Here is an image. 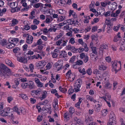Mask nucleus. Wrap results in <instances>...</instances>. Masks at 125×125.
Returning <instances> with one entry per match:
<instances>
[{"instance_id": "nucleus-1", "label": "nucleus", "mask_w": 125, "mask_h": 125, "mask_svg": "<svg viewBox=\"0 0 125 125\" xmlns=\"http://www.w3.org/2000/svg\"><path fill=\"white\" fill-rule=\"evenodd\" d=\"M12 74L10 70L4 64L0 65V75L6 77Z\"/></svg>"}, {"instance_id": "nucleus-2", "label": "nucleus", "mask_w": 125, "mask_h": 125, "mask_svg": "<svg viewBox=\"0 0 125 125\" xmlns=\"http://www.w3.org/2000/svg\"><path fill=\"white\" fill-rule=\"evenodd\" d=\"M110 118L108 125H115L116 117L113 112H111L109 116Z\"/></svg>"}, {"instance_id": "nucleus-3", "label": "nucleus", "mask_w": 125, "mask_h": 125, "mask_svg": "<svg viewBox=\"0 0 125 125\" xmlns=\"http://www.w3.org/2000/svg\"><path fill=\"white\" fill-rule=\"evenodd\" d=\"M12 110L14 112H16L19 115H21V114L23 115L26 114L25 110L24 108L22 107L18 108L17 106H15L13 108Z\"/></svg>"}, {"instance_id": "nucleus-4", "label": "nucleus", "mask_w": 125, "mask_h": 125, "mask_svg": "<svg viewBox=\"0 0 125 125\" xmlns=\"http://www.w3.org/2000/svg\"><path fill=\"white\" fill-rule=\"evenodd\" d=\"M117 61H115L113 62L112 64V72L115 71V73H117L121 69V68L120 69H117Z\"/></svg>"}, {"instance_id": "nucleus-5", "label": "nucleus", "mask_w": 125, "mask_h": 125, "mask_svg": "<svg viewBox=\"0 0 125 125\" xmlns=\"http://www.w3.org/2000/svg\"><path fill=\"white\" fill-rule=\"evenodd\" d=\"M46 64V62L44 61H41L36 63L37 68L39 69L43 68Z\"/></svg>"}, {"instance_id": "nucleus-6", "label": "nucleus", "mask_w": 125, "mask_h": 125, "mask_svg": "<svg viewBox=\"0 0 125 125\" xmlns=\"http://www.w3.org/2000/svg\"><path fill=\"white\" fill-rule=\"evenodd\" d=\"M92 118L91 116L89 115H87L86 116L85 120V122L86 124H89L92 122Z\"/></svg>"}, {"instance_id": "nucleus-7", "label": "nucleus", "mask_w": 125, "mask_h": 125, "mask_svg": "<svg viewBox=\"0 0 125 125\" xmlns=\"http://www.w3.org/2000/svg\"><path fill=\"white\" fill-rule=\"evenodd\" d=\"M81 85L80 84L77 83L76 82L75 83V85L74 86V92H77L79 91L80 90L79 88L81 87Z\"/></svg>"}, {"instance_id": "nucleus-8", "label": "nucleus", "mask_w": 125, "mask_h": 125, "mask_svg": "<svg viewBox=\"0 0 125 125\" xmlns=\"http://www.w3.org/2000/svg\"><path fill=\"white\" fill-rule=\"evenodd\" d=\"M17 60L19 62H21L24 63H26L27 62V60L26 58L24 57H21L20 58H18Z\"/></svg>"}, {"instance_id": "nucleus-9", "label": "nucleus", "mask_w": 125, "mask_h": 125, "mask_svg": "<svg viewBox=\"0 0 125 125\" xmlns=\"http://www.w3.org/2000/svg\"><path fill=\"white\" fill-rule=\"evenodd\" d=\"M33 40V37L31 35L28 36L26 38V42L27 43L30 44L32 43Z\"/></svg>"}, {"instance_id": "nucleus-10", "label": "nucleus", "mask_w": 125, "mask_h": 125, "mask_svg": "<svg viewBox=\"0 0 125 125\" xmlns=\"http://www.w3.org/2000/svg\"><path fill=\"white\" fill-rule=\"evenodd\" d=\"M59 55L61 58H64L67 57V53L65 51H61L59 53Z\"/></svg>"}, {"instance_id": "nucleus-11", "label": "nucleus", "mask_w": 125, "mask_h": 125, "mask_svg": "<svg viewBox=\"0 0 125 125\" xmlns=\"http://www.w3.org/2000/svg\"><path fill=\"white\" fill-rule=\"evenodd\" d=\"M30 83L27 84V87H28L30 89H32L34 88V83L31 81H30L29 82Z\"/></svg>"}, {"instance_id": "nucleus-12", "label": "nucleus", "mask_w": 125, "mask_h": 125, "mask_svg": "<svg viewBox=\"0 0 125 125\" xmlns=\"http://www.w3.org/2000/svg\"><path fill=\"white\" fill-rule=\"evenodd\" d=\"M74 120L75 122L79 125L82 124V122L81 121L80 119L78 118L77 117H75L74 118Z\"/></svg>"}, {"instance_id": "nucleus-13", "label": "nucleus", "mask_w": 125, "mask_h": 125, "mask_svg": "<svg viewBox=\"0 0 125 125\" xmlns=\"http://www.w3.org/2000/svg\"><path fill=\"white\" fill-rule=\"evenodd\" d=\"M44 47L42 45H39L36 48V51L38 53H41L42 52V50Z\"/></svg>"}, {"instance_id": "nucleus-14", "label": "nucleus", "mask_w": 125, "mask_h": 125, "mask_svg": "<svg viewBox=\"0 0 125 125\" xmlns=\"http://www.w3.org/2000/svg\"><path fill=\"white\" fill-rule=\"evenodd\" d=\"M79 101L76 104H75V106L78 108H80V104L82 102V98H79Z\"/></svg>"}, {"instance_id": "nucleus-15", "label": "nucleus", "mask_w": 125, "mask_h": 125, "mask_svg": "<svg viewBox=\"0 0 125 125\" xmlns=\"http://www.w3.org/2000/svg\"><path fill=\"white\" fill-rule=\"evenodd\" d=\"M6 63L10 67H13L14 66V64L11 61L9 60H7L6 61Z\"/></svg>"}, {"instance_id": "nucleus-16", "label": "nucleus", "mask_w": 125, "mask_h": 125, "mask_svg": "<svg viewBox=\"0 0 125 125\" xmlns=\"http://www.w3.org/2000/svg\"><path fill=\"white\" fill-rule=\"evenodd\" d=\"M86 97L88 100H90L91 101H93L94 103H95L96 102V100L94 99L90 95H86Z\"/></svg>"}, {"instance_id": "nucleus-17", "label": "nucleus", "mask_w": 125, "mask_h": 125, "mask_svg": "<svg viewBox=\"0 0 125 125\" xmlns=\"http://www.w3.org/2000/svg\"><path fill=\"white\" fill-rule=\"evenodd\" d=\"M12 23L11 26H13L16 25L18 23V21L16 19H13L11 21Z\"/></svg>"}, {"instance_id": "nucleus-18", "label": "nucleus", "mask_w": 125, "mask_h": 125, "mask_svg": "<svg viewBox=\"0 0 125 125\" xmlns=\"http://www.w3.org/2000/svg\"><path fill=\"white\" fill-rule=\"evenodd\" d=\"M0 114H1L2 115L4 116H8L10 115L8 114V112H5L3 111H0Z\"/></svg>"}, {"instance_id": "nucleus-19", "label": "nucleus", "mask_w": 125, "mask_h": 125, "mask_svg": "<svg viewBox=\"0 0 125 125\" xmlns=\"http://www.w3.org/2000/svg\"><path fill=\"white\" fill-rule=\"evenodd\" d=\"M69 111V113L70 114V116L72 117L73 114L74 112V109L73 108L70 107Z\"/></svg>"}, {"instance_id": "nucleus-20", "label": "nucleus", "mask_w": 125, "mask_h": 125, "mask_svg": "<svg viewBox=\"0 0 125 125\" xmlns=\"http://www.w3.org/2000/svg\"><path fill=\"white\" fill-rule=\"evenodd\" d=\"M99 69L101 70H104L106 69V67L103 64L99 65Z\"/></svg>"}, {"instance_id": "nucleus-21", "label": "nucleus", "mask_w": 125, "mask_h": 125, "mask_svg": "<svg viewBox=\"0 0 125 125\" xmlns=\"http://www.w3.org/2000/svg\"><path fill=\"white\" fill-rule=\"evenodd\" d=\"M7 41L6 39H4L1 40L0 42V44L2 46H4L6 45Z\"/></svg>"}, {"instance_id": "nucleus-22", "label": "nucleus", "mask_w": 125, "mask_h": 125, "mask_svg": "<svg viewBox=\"0 0 125 125\" xmlns=\"http://www.w3.org/2000/svg\"><path fill=\"white\" fill-rule=\"evenodd\" d=\"M91 48L93 52V53H94V54H97V52L96 51V48L95 47L92 46L91 47Z\"/></svg>"}, {"instance_id": "nucleus-23", "label": "nucleus", "mask_w": 125, "mask_h": 125, "mask_svg": "<svg viewBox=\"0 0 125 125\" xmlns=\"http://www.w3.org/2000/svg\"><path fill=\"white\" fill-rule=\"evenodd\" d=\"M57 2V4L60 6L62 5L63 4H64L65 2L64 0H59Z\"/></svg>"}, {"instance_id": "nucleus-24", "label": "nucleus", "mask_w": 125, "mask_h": 125, "mask_svg": "<svg viewBox=\"0 0 125 125\" xmlns=\"http://www.w3.org/2000/svg\"><path fill=\"white\" fill-rule=\"evenodd\" d=\"M86 73H87L89 75H91L92 73V70L90 68H89L86 70Z\"/></svg>"}, {"instance_id": "nucleus-25", "label": "nucleus", "mask_w": 125, "mask_h": 125, "mask_svg": "<svg viewBox=\"0 0 125 125\" xmlns=\"http://www.w3.org/2000/svg\"><path fill=\"white\" fill-rule=\"evenodd\" d=\"M59 18L58 19V20L59 21H59H63L65 19V16H64L61 15L59 16Z\"/></svg>"}, {"instance_id": "nucleus-26", "label": "nucleus", "mask_w": 125, "mask_h": 125, "mask_svg": "<svg viewBox=\"0 0 125 125\" xmlns=\"http://www.w3.org/2000/svg\"><path fill=\"white\" fill-rule=\"evenodd\" d=\"M20 96L24 100H26L28 99V97L25 94H20Z\"/></svg>"}, {"instance_id": "nucleus-27", "label": "nucleus", "mask_w": 125, "mask_h": 125, "mask_svg": "<svg viewBox=\"0 0 125 125\" xmlns=\"http://www.w3.org/2000/svg\"><path fill=\"white\" fill-rule=\"evenodd\" d=\"M75 63L76 65H82L83 64V62L82 61L79 60L75 62Z\"/></svg>"}, {"instance_id": "nucleus-28", "label": "nucleus", "mask_w": 125, "mask_h": 125, "mask_svg": "<svg viewBox=\"0 0 125 125\" xmlns=\"http://www.w3.org/2000/svg\"><path fill=\"white\" fill-rule=\"evenodd\" d=\"M102 113L103 115L105 116L107 114L108 112L107 110L104 109L102 111Z\"/></svg>"}, {"instance_id": "nucleus-29", "label": "nucleus", "mask_w": 125, "mask_h": 125, "mask_svg": "<svg viewBox=\"0 0 125 125\" xmlns=\"http://www.w3.org/2000/svg\"><path fill=\"white\" fill-rule=\"evenodd\" d=\"M30 70L31 72H33V70L34 69V66L33 64L31 63L29 65Z\"/></svg>"}, {"instance_id": "nucleus-30", "label": "nucleus", "mask_w": 125, "mask_h": 125, "mask_svg": "<svg viewBox=\"0 0 125 125\" xmlns=\"http://www.w3.org/2000/svg\"><path fill=\"white\" fill-rule=\"evenodd\" d=\"M47 92L46 91H44L43 92V94H42V96L41 98V100H42L44 99L46 97V94Z\"/></svg>"}, {"instance_id": "nucleus-31", "label": "nucleus", "mask_w": 125, "mask_h": 125, "mask_svg": "<svg viewBox=\"0 0 125 125\" xmlns=\"http://www.w3.org/2000/svg\"><path fill=\"white\" fill-rule=\"evenodd\" d=\"M83 46L84 47L83 48L85 52H87L88 51L89 49L88 47H87V45L86 43H84Z\"/></svg>"}, {"instance_id": "nucleus-32", "label": "nucleus", "mask_w": 125, "mask_h": 125, "mask_svg": "<svg viewBox=\"0 0 125 125\" xmlns=\"http://www.w3.org/2000/svg\"><path fill=\"white\" fill-rule=\"evenodd\" d=\"M37 95L38 96L42 92V89L40 88H38L36 90Z\"/></svg>"}, {"instance_id": "nucleus-33", "label": "nucleus", "mask_w": 125, "mask_h": 125, "mask_svg": "<svg viewBox=\"0 0 125 125\" xmlns=\"http://www.w3.org/2000/svg\"><path fill=\"white\" fill-rule=\"evenodd\" d=\"M56 64H57L55 66H56L57 68L58 69L57 71H58L62 69V66L59 64L57 63Z\"/></svg>"}, {"instance_id": "nucleus-34", "label": "nucleus", "mask_w": 125, "mask_h": 125, "mask_svg": "<svg viewBox=\"0 0 125 125\" xmlns=\"http://www.w3.org/2000/svg\"><path fill=\"white\" fill-rule=\"evenodd\" d=\"M15 46V45L14 43H11L9 45H8L7 47L8 48H11L12 47H14Z\"/></svg>"}, {"instance_id": "nucleus-35", "label": "nucleus", "mask_w": 125, "mask_h": 125, "mask_svg": "<svg viewBox=\"0 0 125 125\" xmlns=\"http://www.w3.org/2000/svg\"><path fill=\"white\" fill-rule=\"evenodd\" d=\"M69 114L68 112L65 113L64 114V117L66 119L69 118Z\"/></svg>"}, {"instance_id": "nucleus-36", "label": "nucleus", "mask_w": 125, "mask_h": 125, "mask_svg": "<svg viewBox=\"0 0 125 125\" xmlns=\"http://www.w3.org/2000/svg\"><path fill=\"white\" fill-rule=\"evenodd\" d=\"M74 38L73 37L71 38L69 41V43H71L72 44H73L75 43Z\"/></svg>"}, {"instance_id": "nucleus-37", "label": "nucleus", "mask_w": 125, "mask_h": 125, "mask_svg": "<svg viewBox=\"0 0 125 125\" xmlns=\"http://www.w3.org/2000/svg\"><path fill=\"white\" fill-rule=\"evenodd\" d=\"M69 78L71 79L72 78V79L71 80L72 81H73L75 78V75L74 74H72L71 76H68Z\"/></svg>"}, {"instance_id": "nucleus-38", "label": "nucleus", "mask_w": 125, "mask_h": 125, "mask_svg": "<svg viewBox=\"0 0 125 125\" xmlns=\"http://www.w3.org/2000/svg\"><path fill=\"white\" fill-rule=\"evenodd\" d=\"M27 83H22L21 84V86L23 89H25L26 88H27Z\"/></svg>"}, {"instance_id": "nucleus-39", "label": "nucleus", "mask_w": 125, "mask_h": 125, "mask_svg": "<svg viewBox=\"0 0 125 125\" xmlns=\"http://www.w3.org/2000/svg\"><path fill=\"white\" fill-rule=\"evenodd\" d=\"M20 50L19 48L15 47L14 49L13 50V51L14 53H16L19 52Z\"/></svg>"}, {"instance_id": "nucleus-40", "label": "nucleus", "mask_w": 125, "mask_h": 125, "mask_svg": "<svg viewBox=\"0 0 125 125\" xmlns=\"http://www.w3.org/2000/svg\"><path fill=\"white\" fill-rule=\"evenodd\" d=\"M42 40L41 39H40L37 41L36 43L38 45H41L42 44Z\"/></svg>"}, {"instance_id": "nucleus-41", "label": "nucleus", "mask_w": 125, "mask_h": 125, "mask_svg": "<svg viewBox=\"0 0 125 125\" xmlns=\"http://www.w3.org/2000/svg\"><path fill=\"white\" fill-rule=\"evenodd\" d=\"M107 45L105 44H103L102 45H101V47H100V49H107Z\"/></svg>"}, {"instance_id": "nucleus-42", "label": "nucleus", "mask_w": 125, "mask_h": 125, "mask_svg": "<svg viewBox=\"0 0 125 125\" xmlns=\"http://www.w3.org/2000/svg\"><path fill=\"white\" fill-rule=\"evenodd\" d=\"M10 6L11 8H15L16 7L15 6V3L14 2L10 3Z\"/></svg>"}, {"instance_id": "nucleus-43", "label": "nucleus", "mask_w": 125, "mask_h": 125, "mask_svg": "<svg viewBox=\"0 0 125 125\" xmlns=\"http://www.w3.org/2000/svg\"><path fill=\"white\" fill-rule=\"evenodd\" d=\"M14 82L15 83V85L17 86H18L19 83V80L17 78H15L14 79Z\"/></svg>"}, {"instance_id": "nucleus-44", "label": "nucleus", "mask_w": 125, "mask_h": 125, "mask_svg": "<svg viewBox=\"0 0 125 125\" xmlns=\"http://www.w3.org/2000/svg\"><path fill=\"white\" fill-rule=\"evenodd\" d=\"M119 50L120 51H123L125 50V45L123 44L121 45L120 48Z\"/></svg>"}, {"instance_id": "nucleus-45", "label": "nucleus", "mask_w": 125, "mask_h": 125, "mask_svg": "<svg viewBox=\"0 0 125 125\" xmlns=\"http://www.w3.org/2000/svg\"><path fill=\"white\" fill-rule=\"evenodd\" d=\"M51 54L52 55V57L53 58H55L58 56V54L54 52H51Z\"/></svg>"}, {"instance_id": "nucleus-46", "label": "nucleus", "mask_w": 125, "mask_h": 125, "mask_svg": "<svg viewBox=\"0 0 125 125\" xmlns=\"http://www.w3.org/2000/svg\"><path fill=\"white\" fill-rule=\"evenodd\" d=\"M63 42L62 39L56 42V44L57 45H60V44Z\"/></svg>"}, {"instance_id": "nucleus-47", "label": "nucleus", "mask_w": 125, "mask_h": 125, "mask_svg": "<svg viewBox=\"0 0 125 125\" xmlns=\"http://www.w3.org/2000/svg\"><path fill=\"white\" fill-rule=\"evenodd\" d=\"M111 84L107 82L106 83L105 86V87L107 88H108L110 87L111 86Z\"/></svg>"}, {"instance_id": "nucleus-48", "label": "nucleus", "mask_w": 125, "mask_h": 125, "mask_svg": "<svg viewBox=\"0 0 125 125\" xmlns=\"http://www.w3.org/2000/svg\"><path fill=\"white\" fill-rule=\"evenodd\" d=\"M80 58L82 59H83L87 55H85V54L84 53H82L80 54Z\"/></svg>"}, {"instance_id": "nucleus-49", "label": "nucleus", "mask_w": 125, "mask_h": 125, "mask_svg": "<svg viewBox=\"0 0 125 125\" xmlns=\"http://www.w3.org/2000/svg\"><path fill=\"white\" fill-rule=\"evenodd\" d=\"M30 100L31 103L32 104H34L36 101V100L33 98H31L30 99Z\"/></svg>"}, {"instance_id": "nucleus-50", "label": "nucleus", "mask_w": 125, "mask_h": 125, "mask_svg": "<svg viewBox=\"0 0 125 125\" xmlns=\"http://www.w3.org/2000/svg\"><path fill=\"white\" fill-rule=\"evenodd\" d=\"M106 96L108 97L109 99H110V98H111V96L110 95H108V96L107 95H106V96H103L101 97V98L102 99H103L105 101H106Z\"/></svg>"}, {"instance_id": "nucleus-51", "label": "nucleus", "mask_w": 125, "mask_h": 125, "mask_svg": "<svg viewBox=\"0 0 125 125\" xmlns=\"http://www.w3.org/2000/svg\"><path fill=\"white\" fill-rule=\"evenodd\" d=\"M83 59H84L83 61L85 63H86L88 61L89 57L87 55Z\"/></svg>"}, {"instance_id": "nucleus-52", "label": "nucleus", "mask_w": 125, "mask_h": 125, "mask_svg": "<svg viewBox=\"0 0 125 125\" xmlns=\"http://www.w3.org/2000/svg\"><path fill=\"white\" fill-rule=\"evenodd\" d=\"M13 39V43H14L15 44V45L17 44L19 41V39L18 38H14Z\"/></svg>"}, {"instance_id": "nucleus-53", "label": "nucleus", "mask_w": 125, "mask_h": 125, "mask_svg": "<svg viewBox=\"0 0 125 125\" xmlns=\"http://www.w3.org/2000/svg\"><path fill=\"white\" fill-rule=\"evenodd\" d=\"M75 58L76 56H73L71 58L70 60V62H73L74 61Z\"/></svg>"}, {"instance_id": "nucleus-54", "label": "nucleus", "mask_w": 125, "mask_h": 125, "mask_svg": "<svg viewBox=\"0 0 125 125\" xmlns=\"http://www.w3.org/2000/svg\"><path fill=\"white\" fill-rule=\"evenodd\" d=\"M31 29L33 30H35L37 28V27L35 25H31Z\"/></svg>"}, {"instance_id": "nucleus-55", "label": "nucleus", "mask_w": 125, "mask_h": 125, "mask_svg": "<svg viewBox=\"0 0 125 125\" xmlns=\"http://www.w3.org/2000/svg\"><path fill=\"white\" fill-rule=\"evenodd\" d=\"M7 101L8 102L10 103L13 99V97L11 96H9L7 97Z\"/></svg>"}, {"instance_id": "nucleus-56", "label": "nucleus", "mask_w": 125, "mask_h": 125, "mask_svg": "<svg viewBox=\"0 0 125 125\" xmlns=\"http://www.w3.org/2000/svg\"><path fill=\"white\" fill-rule=\"evenodd\" d=\"M111 12L110 11H108L105 13V14H103V15H104V16L106 17L109 16L110 15Z\"/></svg>"}, {"instance_id": "nucleus-57", "label": "nucleus", "mask_w": 125, "mask_h": 125, "mask_svg": "<svg viewBox=\"0 0 125 125\" xmlns=\"http://www.w3.org/2000/svg\"><path fill=\"white\" fill-rule=\"evenodd\" d=\"M42 116L41 115H39L37 118L38 121L39 122H40L42 120Z\"/></svg>"}, {"instance_id": "nucleus-58", "label": "nucleus", "mask_w": 125, "mask_h": 125, "mask_svg": "<svg viewBox=\"0 0 125 125\" xmlns=\"http://www.w3.org/2000/svg\"><path fill=\"white\" fill-rule=\"evenodd\" d=\"M97 28V26H95L94 27H92V31L93 32H95V31H96Z\"/></svg>"}, {"instance_id": "nucleus-59", "label": "nucleus", "mask_w": 125, "mask_h": 125, "mask_svg": "<svg viewBox=\"0 0 125 125\" xmlns=\"http://www.w3.org/2000/svg\"><path fill=\"white\" fill-rule=\"evenodd\" d=\"M39 21L36 19H34L33 20V23L34 24L38 25L39 23Z\"/></svg>"}, {"instance_id": "nucleus-60", "label": "nucleus", "mask_w": 125, "mask_h": 125, "mask_svg": "<svg viewBox=\"0 0 125 125\" xmlns=\"http://www.w3.org/2000/svg\"><path fill=\"white\" fill-rule=\"evenodd\" d=\"M28 45L27 44H25L22 46V48L24 51H25L27 50L28 47Z\"/></svg>"}, {"instance_id": "nucleus-61", "label": "nucleus", "mask_w": 125, "mask_h": 125, "mask_svg": "<svg viewBox=\"0 0 125 125\" xmlns=\"http://www.w3.org/2000/svg\"><path fill=\"white\" fill-rule=\"evenodd\" d=\"M51 107L46 108H44V110H46L48 113H51Z\"/></svg>"}, {"instance_id": "nucleus-62", "label": "nucleus", "mask_w": 125, "mask_h": 125, "mask_svg": "<svg viewBox=\"0 0 125 125\" xmlns=\"http://www.w3.org/2000/svg\"><path fill=\"white\" fill-rule=\"evenodd\" d=\"M72 30L74 32V33H77L79 32V30L77 28H74V29H73Z\"/></svg>"}, {"instance_id": "nucleus-63", "label": "nucleus", "mask_w": 125, "mask_h": 125, "mask_svg": "<svg viewBox=\"0 0 125 125\" xmlns=\"http://www.w3.org/2000/svg\"><path fill=\"white\" fill-rule=\"evenodd\" d=\"M120 26L118 25L117 26H114L113 28V30L115 31H117L119 29Z\"/></svg>"}, {"instance_id": "nucleus-64", "label": "nucleus", "mask_w": 125, "mask_h": 125, "mask_svg": "<svg viewBox=\"0 0 125 125\" xmlns=\"http://www.w3.org/2000/svg\"><path fill=\"white\" fill-rule=\"evenodd\" d=\"M30 27L28 25H25L24 26V27L25 29L27 30H28L30 29Z\"/></svg>"}]
</instances>
